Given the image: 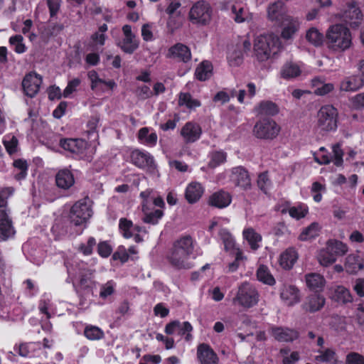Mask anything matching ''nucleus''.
<instances>
[{
    "instance_id": "nucleus-8",
    "label": "nucleus",
    "mask_w": 364,
    "mask_h": 364,
    "mask_svg": "<svg viewBox=\"0 0 364 364\" xmlns=\"http://www.w3.org/2000/svg\"><path fill=\"white\" fill-rule=\"evenodd\" d=\"M212 16V8L206 1H196L191 7L189 21L193 24L205 26L209 23Z\"/></svg>"
},
{
    "instance_id": "nucleus-37",
    "label": "nucleus",
    "mask_w": 364,
    "mask_h": 364,
    "mask_svg": "<svg viewBox=\"0 0 364 364\" xmlns=\"http://www.w3.org/2000/svg\"><path fill=\"white\" fill-rule=\"evenodd\" d=\"M312 85L316 87L314 93L317 96H325L331 92L335 88L333 83H323L319 77H314L312 80Z\"/></svg>"
},
{
    "instance_id": "nucleus-47",
    "label": "nucleus",
    "mask_w": 364,
    "mask_h": 364,
    "mask_svg": "<svg viewBox=\"0 0 364 364\" xmlns=\"http://www.w3.org/2000/svg\"><path fill=\"white\" fill-rule=\"evenodd\" d=\"M287 21H288V23L287 26H284L282 33L281 37L284 40H289L292 38V36L295 34V33L299 29L298 22L293 20L289 19V18H286Z\"/></svg>"
},
{
    "instance_id": "nucleus-31",
    "label": "nucleus",
    "mask_w": 364,
    "mask_h": 364,
    "mask_svg": "<svg viewBox=\"0 0 364 364\" xmlns=\"http://www.w3.org/2000/svg\"><path fill=\"white\" fill-rule=\"evenodd\" d=\"M364 267V259L356 254L349 255L346 259L345 267L349 274H356Z\"/></svg>"
},
{
    "instance_id": "nucleus-60",
    "label": "nucleus",
    "mask_w": 364,
    "mask_h": 364,
    "mask_svg": "<svg viewBox=\"0 0 364 364\" xmlns=\"http://www.w3.org/2000/svg\"><path fill=\"white\" fill-rule=\"evenodd\" d=\"M112 259L125 263L129 260V255L124 246H119L118 250L112 255Z\"/></svg>"
},
{
    "instance_id": "nucleus-29",
    "label": "nucleus",
    "mask_w": 364,
    "mask_h": 364,
    "mask_svg": "<svg viewBox=\"0 0 364 364\" xmlns=\"http://www.w3.org/2000/svg\"><path fill=\"white\" fill-rule=\"evenodd\" d=\"M324 304L325 298L317 293H314L307 297L304 308L306 311L314 313L321 310Z\"/></svg>"
},
{
    "instance_id": "nucleus-9",
    "label": "nucleus",
    "mask_w": 364,
    "mask_h": 364,
    "mask_svg": "<svg viewBox=\"0 0 364 364\" xmlns=\"http://www.w3.org/2000/svg\"><path fill=\"white\" fill-rule=\"evenodd\" d=\"M60 146L65 151H69L75 159H84L86 156L87 142L80 138H63L59 141Z\"/></svg>"
},
{
    "instance_id": "nucleus-21",
    "label": "nucleus",
    "mask_w": 364,
    "mask_h": 364,
    "mask_svg": "<svg viewBox=\"0 0 364 364\" xmlns=\"http://www.w3.org/2000/svg\"><path fill=\"white\" fill-rule=\"evenodd\" d=\"M231 202V195L227 191L220 190L210 196L208 203L212 207L222 209L228 207Z\"/></svg>"
},
{
    "instance_id": "nucleus-2",
    "label": "nucleus",
    "mask_w": 364,
    "mask_h": 364,
    "mask_svg": "<svg viewBox=\"0 0 364 364\" xmlns=\"http://www.w3.org/2000/svg\"><path fill=\"white\" fill-rule=\"evenodd\" d=\"M281 43L277 37L272 35L259 36L254 44V55L259 62L267 60L272 55L279 50Z\"/></svg>"
},
{
    "instance_id": "nucleus-55",
    "label": "nucleus",
    "mask_w": 364,
    "mask_h": 364,
    "mask_svg": "<svg viewBox=\"0 0 364 364\" xmlns=\"http://www.w3.org/2000/svg\"><path fill=\"white\" fill-rule=\"evenodd\" d=\"M114 291L115 283L114 281L109 280L101 285L99 295L102 299L106 300L109 296L114 294Z\"/></svg>"
},
{
    "instance_id": "nucleus-27",
    "label": "nucleus",
    "mask_w": 364,
    "mask_h": 364,
    "mask_svg": "<svg viewBox=\"0 0 364 364\" xmlns=\"http://www.w3.org/2000/svg\"><path fill=\"white\" fill-rule=\"evenodd\" d=\"M297 259L298 253L295 248L289 247L280 255L279 262L284 269L289 270L293 268Z\"/></svg>"
},
{
    "instance_id": "nucleus-35",
    "label": "nucleus",
    "mask_w": 364,
    "mask_h": 364,
    "mask_svg": "<svg viewBox=\"0 0 364 364\" xmlns=\"http://www.w3.org/2000/svg\"><path fill=\"white\" fill-rule=\"evenodd\" d=\"M256 276L258 281L269 285L273 286L276 281L273 275L271 274L269 268L264 264H260L257 269Z\"/></svg>"
},
{
    "instance_id": "nucleus-26",
    "label": "nucleus",
    "mask_w": 364,
    "mask_h": 364,
    "mask_svg": "<svg viewBox=\"0 0 364 364\" xmlns=\"http://www.w3.org/2000/svg\"><path fill=\"white\" fill-rule=\"evenodd\" d=\"M281 299L288 306H293L300 301L299 290L293 285L284 286L280 292Z\"/></svg>"
},
{
    "instance_id": "nucleus-19",
    "label": "nucleus",
    "mask_w": 364,
    "mask_h": 364,
    "mask_svg": "<svg viewBox=\"0 0 364 364\" xmlns=\"http://www.w3.org/2000/svg\"><path fill=\"white\" fill-rule=\"evenodd\" d=\"M197 358L200 364H218L219 358L213 348L207 343L197 347Z\"/></svg>"
},
{
    "instance_id": "nucleus-3",
    "label": "nucleus",
    "mask_w": 364,
    "mask_h": 364,
    "mask_svg": "<svg viewBox=\"0 0 364 364\" xmlns=\"http://www.w3.org/2000/svg\"><path fill=\"white\" fill-rule=\"evenodd\" d=\"M326 37L328 47L335 50H345L352 43L350 30L342 24L331 26L328 29Z\"/></svg>"
},
{
    "instance_id": "nucleus-30",
    "label": "nucleus",
    "mask_w": 364,
    "mask_h": 364,
    "mask_svg": "<svg viewBox=\"0 0 364 364\" xmlns=\"http://www.w3.org/2000/svg\"><path fill=\"white\" fill-rule=\"evenodd\" d=\"M213 66L208 60L202 61L195 70V77L199 81L203 82L209 80L213 75Z\"/></svg>"
},
{
    "instance_id": "nucleus-18",
    "label": "nucleus",
    "mask_w": 364,
    "mask_h": 364,
    "mask_svg": "<svg viewBox=\"0 0 364 364\" xmlns=\"http://www.w3.org/2000/svg\"><path fill=\"white\" fill-rule=\"evenodd\" d=\"M167 57L186 63L191 60V49L183 43H177L168 48Z\"/></svg>"
},
{
    "instance_id": "nucleus-64",
    "label": "nucleus",
    "mask_w": 364,
    "mask_h": 364,
    "mask_svg": "<svg viewBox=\"0 0 364 364\" xmlns=\"http://www.w3.org/2000/svg\"><path fill=\"white\" fill-rule=\"evenodd\" d=\"M346 364H364V356L358 353H350L346 356Z\"/></svg>"
},
{
    "instance_id": "nucleus-11",
    "label": "nucleus",
    "mask_w": 364,
    "mask_h": 364,
    "mask_svg": "<svg viewBox=\"0 0 364 364\" xmlns=\"http://www.w3.org/2000/svg\"><path fill=\"white\" fill-rule=\"evenodd\" d=\"M131 162L141 169H146L149 172H154L157 166L154 156L147 151L136 149L130 154Z\"/></svg>"
},
{
    "instance_id": "nucleus-16",
    "label": "nucleus",
    "mask_w": 364,
    "mask_h": 364,
    "mask_svg": "<svg viewBox=\"0 0 364 364\" xmlns=\"http://www.w3.org/2000/svg\"><path fill=\"white\" fill-rule=\"evenodd\" d=\"M180 134L185 143H194L200 138L202 129L198 124L188 122L181 128Z\"/></svg>"
},
{
    "instance_id": "nucleus-44",
    "label": "nucleus",
    "mask_w": 364,
    "mask_h": 364,
    "mask_svg": "<svg viewBox=\"0 0 364 364\" xmlns=\"http://www.w3.org/2000/svg\"><path fill=\"white\" fill-rule=\"evenodd\" d=\"M244 238L248 242L251 249L255 250L259 247L258 242L262 240V236L252 228L245 229L242 232Z\"/></svg>"
},
{
    "instance_id": "nucleus-12",
    "label": "nucleus",
    "mask_w": 364,
    "mask_h": 364,
    "mask_svg": "<svg viewBox=\"0 0 364 364\" xmlns=\"http://www.w3.org/2000/svg\"><path fill=\"white\" fill-rule=\"evenodd\" d=\"M14 233L12 220L7 212V200L0 193V240H6Z\"/></svg>"
},
{
    "instance_id": "nucleus-59",
    "label": "nucleus",
    "mask_w": 364,
    "mask_h": 364,
    "mask_svg": "<svg viewBox=\"0 0 364 364\" xmlns=\"http://www.w3.org/2000/svg\"><path fill=\"white\" fill-rule=\"evenodd\" d=\"M81 80L76 77L68 82L66 87L63 90V95L64 97H68L72 93L76 91L77 87L80 85Z\"/></svg>"
},
{
    "instance_id": "nucleus-7",
    "label": "nucleus",
    "mask_w": 364,
    "mask_h": 364,
    "mask_svg": "<svg viewBox=\"0 0 364 364\" xmlns=\"http://www.w3.org/2000/svg\"><path fill=\"white\" fill-rule=\"evenodd\" d=\"M280 132V127L269 118H263L256 122L253 128L255 136L260 139H274Z\"/></svg>"
},
{
    "instance_id": "nucleus-48",
    "label": "nucleus",
    "mask_w": 364,
    "mask_h": 364,
    "mask_svg": "<svg viewBox=\"0 0 364 364\" xmlns=\"http://www.w3.org/2000/svg\"><path fill=\"white\" fill-rule=\"evenodd\" d=\"M133 223L126 218H122L119 221V230L125 239H129L133 236Z\"/></svg>"
},
{
    "instance_id": "nucleus-49",
    "label": "nucleus",
    "mask_w": 364,
    "mask_h": 364,
    "mask_svg": "<svg viewBox=\"0 0 364 364\" xmlns=\"http://www.w3.org/2000/svg\"><path fill=\"white\" fill-rule=\"evenodd\" d=\"M13 165L15 168L19 170V172L14 176L15 179L17 181L24 179L27 176L28 168L27 161L22 159H18L14 160Z\"/></svg>"
},
{
    "instance_id": "nucleus-40",
    "label": "nucleus",
    "mask_w": 364,
    "mask_h": 364,
    "mask_svg": "<svg viewBox=\"0 0 364 364\" xmlns=\"http://www.w3.org/2000/svg\"><path fill=\"white\" fill-rule=\"evenodd\" d=\"M178 104L179 106H185L189 109H196L201 106V102L197 99H193L190 92H180Z\"/></svg>"
},
{
    "instance_id": "nucleus-24",
    "label": "nucleus",
    "mask_w": 364,
    "mask_h": 364,
    "mask_svg": "<svg viewBox=\"0 0 364 364\" xmlns=\"http://www.w3.org/2000/svg\"><path fill=\"white\" fill-rule=\"evenodd\" d=\"M232 172L237 186L244 190H247L251 187L250 177L246 168L242 166H237L233 168Z\"/></svg>"
},
{
    "instance_id": "nucleus-52",
    "label": "nucleus",
    "mask_w": 364,
    "mask_h": 364,
    "mask_svg": "<svg viewBox=\"0 0 364 364\" xmlns=\"http://www.w3.org/2000/svg\"><path fill=\"white\" fill-rule=\"evenodd\" d=\"M219 236L225 247L226 251L235 248V242L232 234L225 228H222L219 231Z\"/></svg>"
},
{
    "instance_id": "nucleus-28",
    "label": "nucleus",
    "mask_w": 364,
    "mask_h": 364,
    "mask_svg": "<svg viewBox=\"0 0 364 364\" xmlns=\"http://www.w3.org/2000/svg\"><path fill=\"white\" fill-rule=\"evenodd\" d=\"M318 355L315 356V360L320 363L338 364V356L334 349L331 348H319L316 350Z\"/></svg>"
},
{
    "instance_id": "nucleus-20",
    "label": "nucleus",
    "mask_w": 364,
    "mask_h": 364,
    "mask_svg": "<svg viewBox=\"0 0 364 364\" xmlns=\"http://www.w3.org/2000/svg\"><path fill=\"white\" fill-rule=\"evenodd\" d=\"M57 187L62 190H69L75 184V177L68 168L60 169L55 177Z\"/></svg>"
},
{
    "instance_id": "nucleus-25",
    "label": "nucleus",
    "mask_w": 364,
    "mask_h": 364,
    "mask_svg": "<svg viewBox=\"0 0 364 364\" xmlns=\"http://www.w3.org/2000/svg\"><path fill=\"white\" fill-rule=\"evenodd\" d=\"M269 20L277 23L283 22L288 16L285 14L284 1H273L267 9Z\"/></svg>"
},
{
    "instance_id": "nucleus-10",
    "label": "nucleus",
    "mask_w": 364,
    "mask_h": 364,
    "mask_svg": "<svg viewBox=\"0 0 364 364\" xmlns=\"http://www.w3.org/2000/svg\"><path fill=\"white\" fill-rule=\"evenodd\" d=\"M92 215V208L84 200L75 203L69 212L70 223L79 226L86 223Z\"/></svg>"
},
{
    "instance_id": "nucleus-57",
    "label": "nucleus",
    "mask_w": 364,
    "mask_h": 364,
    "mask_svg": "<svg viewBox=\"0 0 364 364\" xmlns=\"http://www.w3.org/2000/svg\"><path fill=\"white\" fill-rule=\"evenodd\" d=\"M96 245V240L93 237H90L87 240V243H81L79 245L78 250L82 255L89 256L92 254L93 247Z\"/></svg>"
},
{
    "instance_id": "nucleus-43",
    "label": "nucleus",
    "mask_w": 364,
    "mask_h": 364,
    "mask_svg": "<svg viewBox=\"0 0 364 364\" xmlns=\"http://www.w3.org/2000/svg\"><path fill=\"white\" fill-rule=\"evenodd\" d=\"M83 335L90 341H100L105 337V333L101 328L91 324L85 327Z\"/></svg>"
},
{
    "instance_id": "nucleus-63",
    "label": "nucleus",
    "mask_w": 364,
    "mask_h": 364,
    "mask_svg": "<svg viewBox=\"0 0 364 364\" xmlns=\"http://www.w3.org/2000/svg\"><path fill=\"white\" fill-rule=\"evenodd\" d=\"M228 59L230 65L238 66L243 61L242 53L240 50H235L228 56Z\"/></svg>"
},
{
    "instance_id": "nucleus-6",
    "label": "nucleus",
    "mask_w": 364,
    "mask_h": 364,
    "mask_svg": "<svg viewBox=\"0 0 364 364\" xmlns=\"http://www.w3.org/2000/svg\"><path fill=\"white\" fill-rule=\"evenodd\" d=\"M348 250V245L338 240H329L326 243V250L320 255V263L328 266L334 263L338 256H343Z\"/></svg>"
},
{
    "instance_id": "nucleus-33",
    "label": "nucleus",
    "mask_w": 364,
    "mask_h": 364,
    "mask_svg": "<svg viewBox=\"0 0 364 364\" xmlns=\"http://www.w3.org/2000/svg\"><path fill=\"white\" fill-rule=\"evenodd\" d=\"M139 141L143 144L154 147L156 145L158 136L156 132H151L149 134V129L148 127L141 128L137 134Z\"/></svg>"
},
{
    "instance_id": "nucleus-17",
    "label": "nucleus",
    "mask_w": 364,
    "mask_h": 364,
    "mask_svg": "<svg viewBox=\"0 0 364 364\" xmlns=\"http://www.w3.org/2000/svg\"><path fill=\"white\" fill-rule=\"evenodd\" d=\"M14 350L22 357H38L42 352V344L41 342L21 343L16 344Z\"/></svg>"
},
{
    "instance_id": "nucleus-61",
    "label": "nucleus",
    "mask_w": 364,
    "mask_h": 364,
    "mask_svg": "<svg viewBox=\"0 0 364 364\" xmlns=\"http://www.w3.org/2000/svg\"><path fill=\"white\" fill-rule=\"evenodd\" d=\"M178 329L179 330L178 334L180 336H185L186 341H189L192 339L193 336L191 332L193 331V326L190 322L184 321Z\"/></svg>"
},
{
    "instance_id": "nucleus-39",
    "label": "nucleus",
    "mask_w": 364,
    "mask_h": 364,
    "mask_svg": "<svg viewBox=\"0 0 364 364\" xmlns=\"http://www.w3.org/2000/svg\"><path fill=\"white\" fill-rule=\"evenodd\" d=\"M321 227L316 222L311 223L308 227L303 229L299 236L301 241H307L316 237L320 232Z\"/></svg>"
},
{
    "instance_id": "nucleus-14",
    "label": "nucleus",
    "mask_w": 364,
    "mask_h": 364,
    "mask_svg": "<svg viewBox=\"0 0 364 364\" xmlns=\"http://www.w3.org/2000/svg\"><path fill=\"white\" fill-rule=\"evenodd\" d=\"M42 83L41 77L35 73L26 74L22 80V89L25 95L28 97H34L39 92Z\"/></svg>"
},
{
    "instance_id": "nucleus-32",
    "label": "nucleus",
    "mask_w": 364,
    "mask_h": 364,
    "mask_svg": "<svg viewBox=\"0 0 364 364\" xmlns=\"http://www.w3.org/2000/svg\"><path fill=\"white\" fill-rule=\"evenodd\" d=\"M306 283L310 290L317 293L323 290L325 285V279L319 274L311 273L306 275Z\"/></svg>"
},
{
    "instance_id": "nucleus-58",
    "label": "nucleus",
    "mask_w": 364,
    "mask_h": 364,
    "mask_svg": "<svg viewBox=\"0 0 364 364\" xmlns=\"http://www.w3.org/2000/svg\"><path fill=\"white\" fill-rule=\"evenodd\" d=\"M112 252V247L107 241L100 242L97 245V253L103 258L108 257Z\"/></svg>"
},
{
    "instance_id": "nucleus-23",
    "label": "nucleus",
    "mask_w": 364,
    "mask_h": 364,
    "mask_svg": "<svg viewBox=\"0 0 364 364\" xmlns=\"http://www.w3.org/2000/svg\"><path fill=\"white\" fill-rule=\"evenodd\" d=\"M204 193V188L198 182H191L186 188L185 198L190 204L197 203Z\"/></svg>"
},
{
    "instance_id": "nucleus-38",
    "label": "nucleus",
    "mask_w": 364,
    "mask_h": 364,
    "mask_svg": "<svg viewBox=\"0 0 364 364\" xmlns=\"http://www.w3.org/2000/svg\"><path fill=\"white\" fill-rule=\"evenodd\" d=\"M117 46L124 53L132 54L139 48V41L136 38L124 37Z\"/></svg>"
},
{
    "instance_id": "nucleus-41",
    "label": "nucleus",
    "mask_w": 364,
    "mask_h": 364,
    "mask_svg": "<svg viewBox=\"0 0 364 364\" xmlns=\"http://www.w3.org/2000/svg\"><path fill=\"white\" fill-rule=\"evenodd\" d=\"M333 299L341 304L351 303L353 300L350 291L343 286H338L335 289Z\"/></svg>"
},
{
    "instance_id": "nucleus-53",
    "label": "nucleus",
    "mask_w": 364,
    "mask_h": 364,
    "mask_svg": "<svg viewBox=\"0 0 364 364\" xmlns=\"http://www.w3.org/2000/svg\"><path fill=\"white\" fill-rule=\"evenodd\" d=\"M306 40L315 46L322 45L323 36L316 28H309L306 34Z\"/></svg>"
},
{
    "instance_id": "nucleus-1",
    "label": "nucleus",
    "mask_w": 364,
    "mask_h": 364,
    "mask_svg": "<svg viewBox=\"0 0 364 364\" xmlns=\"http://www.w3.org/2000/svg\"><path fill=\"white\" fill-rule=\"evenodd\" d=\"M195 242L189 235H182L173 242L167 255V259L172 267L178 269L191 268L188 259L196 257Z\"/></svg>"
},
{
    "instance_id": "nucleus-22",
    "label": "nucleus",
    "mask_w": 364,
    "mask_h": 364,
    "mask_svg": "<svg viewBox=\"0 0 364 364\" xmlns=\"http://www.w3.org/2000/svg\"><path fill=\"white\" fill-rule=\"evenodd\" d=\"M364 85V79L362 75H355L345 77L340 84L341 91L355 92Z\"/></svg>"
},
{
    "instance_id": "nucleus-62",
    "label": "nucleus",
    "mask_w": 364,
    "mask_h": 364,
    "mask_svg": "<svg viewBox=\"0 0 364 364\" xmlns=\"http://www.w3.org/2000/svg\"><path fill=\"white\" fill-rule=\"evenodd\" d=\"M3 144L6 150V152L9 155L11 156L17 152L18 141L16 136H12L9 141H4Z\"/></svg>"
},
{
    "instance_id": "nucleus-34",
    "label": "nucleus",
    "mask_w": 364,
    "mask_h": 364,
    "mask_svg": "<svg viewBox=\"0 0 364 364\" xmlns=\"http://www.w3.org/2000/svg\"><path fill=\"white\" fill-rule=\"evenodd\" d=\"M141 210L144 213L142 218L143 222L153 225L158 224L164 214V211L161 209H156L151 211L149 207H146L143 208Z\"/></svg>"
},
{
    "instance_id": "nucleus-51",
    "label": "nucleus",
    "mask_w": 364,
    "mask_h": 364,
    "mask_svg": "<svg viewBox=\"0 0 364 364\" xmlns=\"http://www.w3.org/2000/svg\"><path fill=\"white\" fill-rule=\"evenodd\" d=\"M227 159V154L223 151H215L210 154L208 166L215 168L225 163Z\"/></svg>"
},
{
    "instance_id": "nucleus-54",
    "label": "nucleus",
    "mask_w": 364,
    "mask_h": 364,
    "mask_svg": "<svg viewBox=\"0 0 364 364\" xmlns=\"http://www.w3.org/2000/svg\"><path fill=\"white\" fill-rule=\"evenodd\" d=\"M184 17L178 12V14L168 16L167 21V27L171 33H174L175 31L181 28L183 25Z\"/></svg>"
},
{
    "instance_id": "nucleus-15",
    "label": "nucleus",
    "mask_w": 364,
    "mask_h": 364,
    "mask_svg": "<svg viewBox=\"0 0 364 364\" xmlns=\"http://www.w3.org/2000/svg\"><path fill=\"white\" fill-rule=\"evenodd\" d=\"M270 330L272 336L279 342L290 343L299 337V333L296 330L287 327L273 326Z\"/></svg>"
},
{
    "instance_id": "nucleus-45",
    "label": "nucleus",
    "mask_w": 364,
    "mask_h": 364,
    "mask_svg": "<svg viewBox=\"0 0 364 364\" xmlns=\"http://www.w3.org/2000/svg\"><path fill=\"white\" fill-rule=\"evenodd\" d=\"M287 212L292 218L300 220L306 216L309 213V210L306 206L302 205H299L298 206H292L289 209L287 208H283L281 210L282 214H286Z\"/></svg>"
},
{
    "instance_id": "nucleus-46",
    "label": "nucleus",
    "mask_w": 364,
    "mask_h": 364,
    "mask_svg": "<svg viewBox=\"0 0 364 364\" xmlns=\"http://www.w3.org/2000/svg\"><path fill=\"white\" fill-rule=\"evenodd\" d=\"M242 2V1H236V4L232 6V17L237 23L244 22L247 18L248 16L247 11L240 4Z\"/></svg>"
},
{
    "instance_id": "nucleus-13",
    "label": "nucleus",
    "mask_w": 364,
    "mask_h": 364,
    "mask_svg": "<svg viewBox=\"0 0 364 364\" xmlns=\"http://www.w3.org/2000/svg\"><path fill=\"white\" fill-rule=\"evenodd\" d=\"M338 15L352 28H357L363 18V14L357 5V1H350L347 9Z\"/></svg>"
},
{
    "instance_id": "nucleus-56",
    "label": "nucleus",
    "mask_w": 364,
    "mask_h": 364,
    "mask_svg": "<svg viewBox=\"0 0 364 364\" xmlns=\"http://www.w3.org/2000/svg\"><path fill=\"white\" fill-rule=\"evenodd\" d=\"M257 183L259 190L264 194H267L272 183L267 171L259 174Z\"/></svg>"
},
{
    "instance_id": "nucleus-50",
    "label": "nucleus",
    "mask_w": 364,
    "mask_h": 364,
    "mask_svg": "<svg viewBox=\"0 0 364 364\" xmlns=\"http://www.w3.org/2000/svg\"><path fill=\"white\" fill-rule=\"evenodd\" d=\"M9 41L10 46L16 53L21 54L26 51V46L23 43V38L21 35L16 34L12 36Z\"/></svg>"
},
{
    "instance_id": "nucleus-42",
    "label": "nucleus",
    "mask_w": 364,
    "mask_h": 364,
    "mask_svg": "<svg viewBox=\"0 0 364 364\" xmlns=\"http://www.w3.org/2000/svg\"><path fill=\"white\" fill-rule=\"evenodd\" d=\"M277 105L269 100H263L258 105L257 112L259 114L274 116L279 113Z\"/></svg>"
},
{
    "instance_id": "nucleus-36",
    "label": "nucleus",
    "mask_w": 364,
    "mask_h": 364,
    "mask_svg": "<svg viewBox=\"0 0 364 364\" xmlns=\"http://www.w3.org/2000/svg\"><path fill=\"white\" fill-rule=\"evenodd\" d=\"M301 73L300 67L292 62L286 63L282 68L281 77L289 80L299 76Z\"/></svg>"
},
{
    "instance_id": "nucleus-4",
    "label": "nucleus",
    "mask_w": 364,
    "mask_h": 364,
    "mask_svg": "<svg viewBox=\"0 0 364 364\" xmlns=\"http://www.w3.org/2000/svg\"><path fill=\"white\" fill-rule=\"evenodd\" d=\"M259 297V294L256 288L250 283L245 282L239 286L232 301L234 304L250 309L257 304Z\"/></svg>"
},
{
    "instance_id": "nucleus-5",
    "label": "nucleus",
    "mask_w": 364,
    "mask_h": 364,
    "mask_svg": "<svg viewBox=\"0 0 364 364\" xmlns=\"http://www.w3.org/2000/svg\"><path fill=\"white\" fill-rule=\"evenodd\" d=\"M338 112L332 105L321 107L317 113V126L325 132L336 130L338 127Z\"/></svg>"
}]
</instances>
